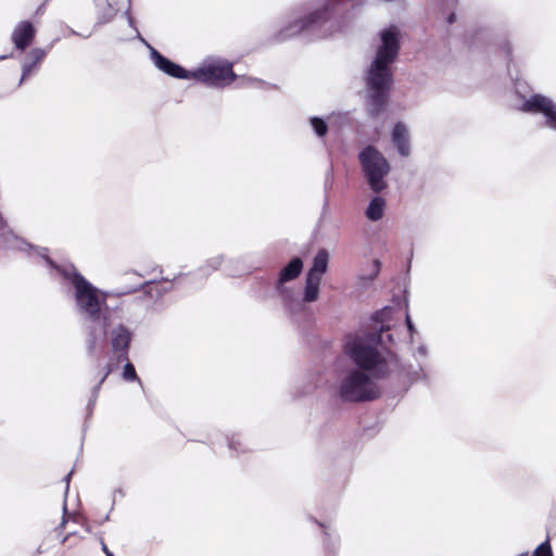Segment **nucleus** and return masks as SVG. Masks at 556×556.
<instances>
[{
    "label": "nucleus",
    "mask_w": 556,
    "mask_h": 556,
    "mask_svg": "<svg viewBox=\"0 0 556 556\" xmlns=\"http://www.w3.org/2000/svg\"><path fill=\"white\" fill-rule=\"evenodd\" d=\"M381 45L376 51V56L370 64L366 77L369 94V115L379 116L389 101V90L393 83V73L390 65L396 60L401 50L400 29L391 25L380 31Z\"/></svg>",
    "instance_id": "1"
},
{
    "label": "nucleus",
    "mask_w": 556,
    "mask_h": 556,
    "mask_svg": "<svg viewBox=\"0 0 556 556\" xmlns=\"http://www.w3.org/2000/svg\"><path fill=\"white\" fill-rule=\"evenodd\" d=\"M380 336L372 333L368 338L355 336L345 343V354L362 371H368L375 379H386L390 368L386 357L378 351L376 344Z\"/></svg>",
    "instance_id": "2"
},
{
    "label": "nucleus",
    "mask_w": 556,
    "mask_h": 556,
    "mask_svg": "<svg viewBox=\"0 0 556 556\" xmlns=\"http://www.w3.org/2000/svg\"><path fill=\"white\" fill-rule=\"evenodd\" d=\"M63 276L75 288V300L80 314L90 321H98L101 317L102 302L99 299V291L75 268L65 270Z\"/></svg>",
    "instance_id": "3"
},
{
    "label": "nucleus",
    "mask_w": 556,
    "mask_h": 556,
    "mask_svg": "<svg viewBox=\"0 0 556 556\" xmlns=\"http://www.w3.org/2000/svg\"><path fill=\"white\" fill-rule=\"evenodd\" d=\"M339 394L345 402L361 403L377 400L381 391L368 374L353 369L341 381Z\"/></svg>",
    "instance_id": "4"
},
{
    "label": "nucleus",
    "mask_w": 556,
    "mask_h": 556,
    "mask_svg": "<svg viewBox=\"0 0 556 556\" xmlns=\"http://www.w3.org/2000/svg\"><path fill=\"white\" fill-rule=\"evenodd\" d=\"M358 160L370 189L376 193L384 190L390 164L383 154L376 147L367 146L359 152Z\"/></svg>",
    "instance_id": "5"
},
{
    "label": "nucleus",
    "mask_w": 556,
    "mask_h": 556,
    "mask_svg": "<svg viewBox=\"0 0 556 556\" xmlns=\"http://www.w3.org/2000/svg\"><path fill=\"white\" fill-rule=\"evenodd\" d=\"M331 12L332 4L327 2L321 8L290 21L276 34V39L283 41L294 36L315 30L330 18Z\"/></svg>",
    "instance_id": "6"
},
{
    "label": "nucleus",
    "mask_w": 556,
    "mask_h": 556,
    "mask_svg": "<svg viewBox=\"0 0 556 556\" xmlns=\"http://www.w3.org/2000/svg\"><path fill=\"white\" fill-rule=\"evenodd\" d=\"M236 78L232 63L225 60L204 62L200 67L191 71L190 75V79L217 88L230 85Z\"/></svg>",
    "instance_id": "7"
},
{
    "label": "nucleus",
    "mask_w": 556,
    "mask_h": 556,
    "mask_svg": "<svg viewBox=\"0 0 556 556\" xmlns=\"http://www.w3.org/2000/svg\"><path fill=\"white\" fill-rule=\"evenodd\" d=\"M132 340V332L124 325H118L110 333V341L113 356L109 359L103 368L102 376L94 387L98 392L106 378L115 370V368L123 362L128 361V352Z\"/></svg>",
    "instance_id": "8"
},
{
    "label": "nucleus",
    "mask_w": 556,
    "mask_h": 556,
    "mask_svg": "<svg viewBox=\"0 0 556 556\" xmlns=\"http://www.w3.org/2000/svg\"><path fill=\"white\" fill-rule=\"evenodd\" d=\"M523 110L530 113H542L546 117V126L556 129V105L551 99L534 94L523 103Z\"/></svg>",
    "instance_id": "9"
},
{
    "label": "nucleus",
    "mask_w": 556,
    "mask_h": 556,
    "mask_svg": "<svg viewBox=\"0 0 556 556\" xmlns=\"http://www.w3.org/2000/svg\"><path fill=\"white\" fill-rule=\"evenodd\" d=\"M36 28L29 21L20 22L12 31L11 40L14 47L25 51L34 41Z\"/></svg>",
    "instance_id": "10"
},
{
    "label": "nucleus",
    "mask_w": 556,
    "mask_h": 556,
    "mask_svg": "<svg viewBox=\"0 0 556 556\" xmlns=\"http://www.w3.org/2000/svg\"><path fill=\"white\" fill-rule=\"evenodd\" d=\"M303 269V261L300 257H293L279 273L278 279L275 283V289L280 294L283 293V285L288 281L294 280L300 276Z\"/></svg>",
    "instance_id": "11"
},
{
    "label": "nucleus",
    "mask_w": 556,
    "mask_h": 556,
    "mask_svg": "<svg viewBox=\"0 0 556 556\" xmlns=\"http://www.w3.org/2000/svg\"><path fill=\"white\" fill-rule=\"evenodd\" d=\"M60 544L59 556H79L86 548L85 539L75 532L65 535Z\"/></svg>",
    "instance_id": "12"
},
{
    "label": "nucleus",
    "mask_w": 556,
    "mask_h": 556,
    "mask_svg": "<svg viewBox=\"0 0 556 556\" xmlns=\"http://www.w3.org/2000/svg\"><path fill=\"white\" fill-rule=\"evenodd\" d=\"M153 55L155 65L167 75L180 79H190L191 71H188L181 67L180 65L172 62L170 60H168L167 58H165L156 51H154Z\"/></svg>",
    "instance_id": "13"
},
{
    "label": "nucleus",
    "mask_w": 556,
    "mask_h": 556,
    "mask_svg": "<svg viewBox=\"0 0 556 556\" xmlns=\"http://www.w3.org/2000/svg\"><path fill=\"white\" fill-rule=\"evenodd\" d=\"M391 139L397 152L402 156H408L410 153L408 129L402 122H397L392 130Z\"/></svg>",
    "instance_id": "14"
},
{
    "label": "nucleus",
    "mask_w": 556,
    "mask_h": 556,
    "mask_svg": "<svg viewBox=\"0 0 556 556\" xmlns=\"http://www.w3.org/2000/svg\"><path fill=\"white\" fill-rule=\"evenodd\" d=\"M328 262H329V254L327 250L320 249L314 260H313V266L308 270L307 274H313L314 277H320L327 271L328 269Z\"/></svg>",
    "instance_id": "15"
},
{
    "label": "nucleus",
    "mask_w": 556,
    "mask_h": 556,
    "mask_svg": "<svg viewBox=\"0 0 556 556\" xmlns=\"http://www.w3.org/2000/svg\"><path fill=\"white\" fill-rule=\"evenodd\" d=\"M320 277H314L313 274L306 275L304 301L314 302L318 299Z\"/></svg>",
    "instance_id": "16"
},
{
    "label": "nucleus",
    "mask_w": 556,
    "mask_h": 556,
    "mask_svg": "<svg viewBox=\"0 0 556 556\" xmlns=\"http://www.w3.org/2000/svg\"><path fill=\"white\" fill-rule=\"evenodd\" d=\"M384 206H386V201L382 198H380V197L374 198L370 201V203L367 207V211H366L367 218L372 222H377V220L381 219L383 216Z\"/></svg>",
    "instance_id": "17"
},
{
    "label": "nucleus",
    "mask_w": 556,
    "mask_h": 556,
    "mask_svg": "<svg viewBox=\"0 0 556 556\" xmlns=\"http://www.w3.org/2000/svg\"><path fill=\"white\" fill-rule=\"evenodd\" d=\"M311 125L318 137H324L328 132V125L326 122L317 116L311 118Z\"/></svg>",
    "instance_id": "18"
},
{
    "label": "nucleus",
    "mask_w": 556,
    "mask_h": 556,
    "mask_svg": "<svg viewBox=\"0 0 556 556\" xmlns=\"http://www.w3.org/2000/svg\"><path fill=\"white\" fill-rule=\"evenodd\" d=\"M126 364L124 366V370H123V378L124 380L126 381H135V380H138L140 381L137 372H136V369H135V366L128 362V361H125Z\"/></svg>",
    "instance_id": "19"
},
{
    "label": "nucleus",
    "mask_w": 556,
    "mask_h": 556,
    "mask_svg": "<svg viewBox=\"0 0 556 556\" xmlns=\"http://www.w3.org/2000/svg\"><path fill=\"white\" fill-rule=\"evenodd\" d=\"M532 556H553L552 546L549 543V540L547 539L543 543H541L535 551L533 552Z\"/></svg>",
    "instance_id": "20"
},
{
    "label": "nucleus",
    "mask_w": 556,
    "mask_h": 556,
    "mask_svg": "<svg viewBox=\"0 0 556 556\" xmlns=\"http://www.w3.org/2000/svg\"><path fill=\"white\" fill-rule=\"evenodd\" d=\"M29 56L33 60L31 65H36L37 63H40L46 58V51L40 48H36L30 51Z\"/></svg>",
    "instance_id": "21"
},
{
    "label": "nucleus",
    "mask_w": 556,
    "mask_h": 556,
    "mask_svg": "<svg viewBox=\"0 0 556 556\" xmlns=\"http://www.w3.org/2000/svg\"><path fill=\"white\" fill-rule=\"evenodd\" d=\"M96 350V337L94 333H91V338L88 340V352L92 354Z\"/></svg>",
    "instance_id": "22"
},
{
    "label": "nucleus",
    "mask_w": 556,
    "mask_h": 556,
    "mask_svg": "<svg viewBox=\"0 0 556 556\" xmlns=\"http://www.w3.org/2000/svg\"><path fill=\"white\" fill-rule=\"evenodd\" d=\"M66 522L67 521H66L65 515H64L60 526L54 530L58 538L62 535V530L65 528Z\"/></svg>",
    "instance_id": "23"
},
{
    "label": "nucleus",
    "mask_w": 556,
    "mask_h": 556,
    "mask_svg": "<svg viewBox=\"0 0 556 556\" xmlns=\"http://www.w3.org/2000/svg\"><path fill=\"white\" fill-rule=\"evenodd\" d=\"M148 290H146L147 293L151 294L152 291L155 289L156 293L160 294V291L157 290L159 285L154 282H148L146 283Z\"/></svg>",
    "instance_id": "24"
},
{
    "label": "nucleus",
    "mask_w": 556,
    "mask_h": 556,
    "mask_svg": "<svg viewBox=\"0 0 556 556\" xmlns=\"http://www.w3.org/2000/svg\"><path fill=\"white\" fill-rule=\"evenodd\" d=\"M143 287V283L139 282L138 285H136L134 288H125L123 290V293L125 294H128V293H131V292H135L137 291L139 288Z\"/></svg>",
    "instance_id": "25"
},
{
    "label": "nucleus",
    "mask_w": 556,
    "mask_h": 556,
    "mask_svg": "<svg viewBox=\"0 0 556 556\" xmlns=\"http://www.w3.org/2000/svg\"><path fill=\"white\" fill-rule=\"evenodd\" d=\"M406 323H407L408 330L410 332H413L414 331V326H413V324L410 321V318L408 316L406 317Z\"/></svg>",
    "instance_id": "26"
},
{
    "label": "nucleus",
    "mask_w": 556,
    "mask_h": 556,
    "mask_svg": "<svg viewBox=\"0 0 556 556\" xmlns=\"http://www.w3.org/2000/svg\"><path fill=\"white\" fill-rule=\"evenodd\" d=\"M455 18H456L455 13H451V14L448 15V17H447V23H448V24L454 23Z\"/></svg>",
    "instance_id": "27"
},
{
    "label": "nucleus",
    "mask_w": 556,
    "mask_h": 556,
    "mask_svg": "<svg viewBox=\"0 0 556 556\" xmlns=\"http://www.w3.org/2000/svg\"><path fill=\"white\" fill-rule=\"evenodd\" d=\"M102 549L105 554H106V552H110V549L108 548L106 544L103 541H102Z\"/></svg>",
    "instance_id": "28"
},
{
    "label": "nucleus",
    "mask_w": 556,
    "mask_h": 556,
    "mask_svg": "<svg viewBox=\"0 0 556 556\" xmlns=\"http://www.w3.org/2000/svg\"><path fill=\"white\" fill-rule=\"evenodd\" d=\"M375 265L377 267V270H379L380 262L379 261H375Z\"/></svg>",
    "instance_id": "29"
},
{
    "label": "nucleus",
    "mask_w": 556,
    "mask_h": 556,
    "mask_svg": "<svg viewBox=\"0 0 556 556\" xmlns=\"http://www.w3.org/2000/svg\"><path fill=\"white\" fill-rule=\"evenodd\" d=\"M106 556H114L113 553L110 551V552H106Z\"/></svg>",
    "instance_id": "30"
},
{
    "label": "nucleus",
    "mask_w": 556,
    "mask_h": 556,
    "mask_svg": "<svg viewBox=\"0 0 556 556\" xmlns=\"http://www.w3.org/2000/svg\"><path fill=\"white\" fill-rule=\"evenodd\" d=\"M520 556H525V555H520Z\"/></svg>",
    "instance_id": "31"
}]
</instances>
